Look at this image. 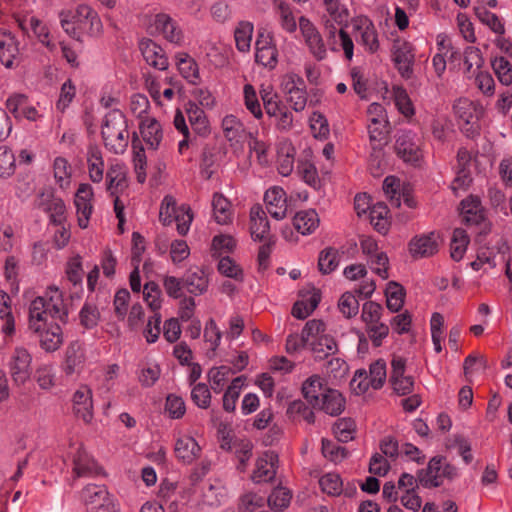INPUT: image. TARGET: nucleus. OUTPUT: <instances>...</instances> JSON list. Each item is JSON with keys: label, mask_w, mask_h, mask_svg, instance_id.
<instances>
[{"label": "nucleus", "mask_w": 512, "mask_h": 512, "mask_svg": "<svg viewBox=\"0 0 512 512\" xmlns=\"http://www.w3.org/2000/svg\"><path fill=\"white\" fill-rule=\"evenodd\" d=\"M185 110L193 131L199 136H208L210 134V127L205 112L191 100L187 102Z\"/></svg>", "instance_id": "obj_18"}, {"label": "nucleus", "mask_w": 512, "mask_h": 512, "mask_svg": "<svg viewBox=\"0 0 512 512\" xmlns=\"http://www.w3.org/2000/svg\"><path fill=\"white\" fill-rule=\"evenodd\" d=\"M291 498L292 494L288 489L277 487L269 495L267 503L273 511L282 512L289 506Z\"/></svg>", "instance_id": "obj_38"}, {"label": "nucleus", "mask_w": 512, "mask_h": 512, "mask_svg": "<svg viewBox=\"0 0 512 512\" xmlns=\"http://www.w3.org/2000/svg\"><path fill=\"white\" fill-rule=\"evenodd\" d=\"M333 432L338 441L346 443L354 439L356 423L350 417L340 418L334 423Z\"/></svg>", "instance_id": "obj_35"}, {"label": "nucleus", "mask_w": 512, "mask_h": 512, "mask_svg": "<svg viewBox=\"0 0 512 512\" xmlns=\"http://www.w3.org/2000/svg\"><path fill=\"white\" fill-rule=\"evenodd\" d=\"M491 65L501 84L506 86L512 84V65L505 57H496Z\"/></svg>", "instance_id": "obj_43"}, {"label": "nucleus", "mask_w": 512, "mask_h": 512, "mask_svg": "<svg viewBox=\"0 0 512 512\" xmlns=\"http://www.w3.org/2000/svg\"><path fill=\"white\" fill-rule=\"evenodd\" d=\"M155 27L169 42L179 44L182 41V30L178 26L177 22L168 14H157L155 16Z\"/></svg>", "instance_id": "obj_16"}, {"label": "nucleus", "mask_w": 512, "mask_h": 512, "mask_svg": "<svg viewBox=\"0 0 512 512\" xmlns=\"http://www.w3.org/2000/svg\"><path fill=\"white\" fill-rule=\"evenodd\" d=\"M74 414L85 423H90L93 418L92 391L87 386H81L73 395Z\"/></svg>", "instance_id": "obj_12"}, {"label": "nucleus", "mask_w": 512, "mask_h": 512, "mask_svg": "<svg viewBox=\"0 0 512 512\" xmlns=\"http://www.w3.org/2000/svg\"><path fill=\"white\" fill-rule=\"evenodd\" d=\"M437 236L434 232L415 236L409 242V252L414 258H425L433 256L438 252Z\"/></svg>", "instance_id": "obj_10"}, {"label": "nucleus", "mask_w": 512, "mask_h": 512, "mask_svg": "<svg viewBox=\"0 0 512 512\" xmlns=\"http://www.w3.org/2000/svg\"><path fill=\"white\" fill-rule=\"evenodd\" d=\"M370 383L373 389H381L386 380V363L383 359H378L370 365Z\"/></svg>", "instance_id": "obj_53"}, {"label": "nucleus", "mask_w": 512, "mask_h": 512, "mask_svg": "<svg viewBox=\"0 0 512 512\" xmlns=\"http://www.w3.org/2000/svg\"><path fill=\"white\" fill-rule=\"evenodd\" d=\"M237 446L235 455L238 459L237 470L245 472L247 463L252 456L253 444L249 440H240L239 443H234Z\"/></svg>", "instance_id": "obj_56"}, {"label": "nucleus", "mask_w": 512, "mask_h": 512, "mask_svg": "<svg viewBox=\"0 0 512 512\" xmlns=\"http://www.w3.org/2000/svg\"><path fill=\"white\" fill-rule=\"evenodd\" d=\"M16 159L11 151L6 146L0 147V177L9 178L12 176L16 169Z\"/></svg>", "instance_id": "obj_48"}, {"label": "nucleus", "mask_w": 512, "mask_h": 512, "mask_svg": "<svg viewBox=\"0 0 512 512\" xmlns=\"http://www.w3.org/2000/svg\"><path fill=\"white\" fill-rule=\"evenodd\" d=\"M254 26L251 22L241 21L234 31L236 48L240 52H248L251 47V40Z\"/></svg>", "instance_id": "obj_34"}, {"label": "nucleus", "mask_w": 512, "mask_h": 512, "mask_svg": "<svg viewBox=\"0 0 512 512\" xmlns=\"http://www.w3.org/2000/svg\"><path fill=\"white\" fill-rule=\"evenodd\" d=\"M346 400L343 395L335 389H326L321 398L318 408L330 416H338L345 409Z\"/></svg>", "instance_id": "obj_22"}, {"label": "nucleus", "mask_w": 512, "mask_h": 512, "mask_svg": "<svg viewBox=\"0 0 512 512\" xmlns=\"http://www.w3.org/2000/svg\"><path fill=\"white\" fill-rule=\"evenodd\" d=\"M450 126L451 122L446 117H437L432 119L430 130L433 138L440 143H445Z\"/></svg>", "instance_id": "obj_60"}, {"label": "nucleus", "mask_w": 512, "mask_h": 512, "mask_svg": "<svg viewBox=\"0 0 512 512\" xmlns=\"http://www.w3.org/2000/svg\"><path fill=\"white\" fill-rule=\"evenodd\" d=\"M174 451L178 460L191 464L199 457L201 448L193 437L185 436L177 439Z\"/></svg>", "instance_id": "obj_23"}, {"label": "nucleus", "mask_w": 512, "mask_h": 512, "mask_svg": "<svg viewBox=\"0 0 512 512\" xmlns=\"http://www.w3.org/2000/svg\"><path fill=\"white\" fill-rule=\"evenodd\" d=\"M70 16L75 20L81 32L91 37L101 35L103 31L102 21L98 13L89 5L80 4Z\"/></svg>", "instance_id": "obj_5"}, {"label": "nucleus", "mask_w": 512, "mask_h": 512, "mask_svg": "<svg viewBox=\"0 0 512 512\" xmlns=\"http://www.w3.org/2000/svg\"><path fill=\"white\" fill-rule=\"evenodd\" d=\"M388 120H380L379 118H371L368 125V133L371 143L378 142V144L385 139L389 133Z\"/></svg>", "instance_id": "obj_50"}, {"label": "nucleus", "mask_w": 512, "mask_h": 512, "mask_svg": "<svg viewBox=\"0 0 512 512\" xmlns=\"http://www.w3.org/2000/svg\"><path fill=\"white\" fill-rule=\"evenodd\" d=\"M419 484L427 489L440 487L443 479L453 481L458 477V469L446 461V457L436 455L432 457L426 468L417 471Z\"/></svg>", "instance_id": "obj_2"}, {"label": "nucleus", "mask_w": 512, "mask_h": 512, "mask_svg": "<svg viewBox=\"0 0 512 512\" xmlns=\"http://www.w3.org/2000/svg\"><path fill=\"white\" fill-rule=\"evenodd\" d=\"M222 128L228 141L236 143L242 141L245 128L236 116L226 115L222 120Z\"/></svg>", "instance_id": "obj_33"}, {"label": "nucleus", "mask_w": 512, "mask_h": 512, "mask_svg": "<svg viewBox=\"0 0 512 512\" xmlns=\"http://www.w3.org/2000/svg\"><path fill=\"white\" fill-rule=\"evenodd\" d=\"M139 49L146 63L155 69L166 70L168 58L161 46L150 38H143L139 42Z\"/></svg>", "instance_id": "obj_9"}, {"label": "nucleus", "mask_w": 512, "mask_h": 512, "mask_svg": "<svg viewBox=\"0 0 512 512\" xmlns=\"http://www.w3.org/2000/svg\"><path fill=\"white\" fill-rule=\"evenodd\" d=\"M310 128L315 138L326 139L329 135L328 121L320 112H313L310 117Z\"/></svg>", "instance_id": "obj_59"}, {"label": "nucleus", "mask_w": 512, "mask_h": 512, "mask_svg": "<svg viewBox=\"0 0 512 512\" xmlns=\"http://www.w3.org/2000/svg\"><path fill=\"white\" fill-rule=\"evenodd\" d=\"M144 299L152 311H158L161 308L159 285L154 281H149L144 285Z\"/></svg>", "instance_id": "obj_55"}, {"label": "nucleus", "mask_w": 512, "mask_h": 512, "mask_svg": "<svg viewBox=\"0 0 512 512\" xmlns=\"http://www.w3.org/2000/svg\"><path fill=\"white\" fill-rule=\"evenodd\" d=\"M383 310L381 304L374 301H366L362 305L361 319L366 326L373 323H380Z\"/></svg>", "instance_id": "obj_49"}, {"label": "nucleus", "mask_w": 512, "mask_h": 512, "mask_svg": "<svg viewBox=\"0 0 512 512\" xmlns=\"http://www.w3.org/2000/svg\"><path fill=\"white\" fill-rule=\"evenodd\" d=\"M191 399L197 407L207 409L211 403V392L208 386L205 383L196 384L192 388Z\"/></svg>", "instance_id": "obj_58"}, {"label": "nucleus", "mask_w": 512, "mask_h": 512, "mask_svg": "<svg viewBox=\"0 0 512 512\" xmlns=\"http://www.w3.org/2000/svg\"><path fill=\"white\" fill-rule=\"evenodd\" d=\"M255 62L269 70L276 67L278 63V50L276 46L255 52Z\"/></svg>", "instance_id": "obj_64"}, {"label": "nucleus", "mask_w": 512, "mask_h": 512, "mask_svg": "<svg viewBox=\"0 0 512 512\" xmlns=\"http://www.w3.org/2000/svg\"><path fill=\"white\" fill-rule=\"evenodd\" d=\"M165 411L171 419H181L186 412L185 402L182 397L169 394L165 401Z\"/></svg>", "instance_id": "obj_51"}, {"label": "nucleus", "mask_w": 512, "mask_h": 512, "mask_svg": "<svg viewBox=\"0 0 512 512\" xmlns=\"http://www.w3.org/2000/svg\"><path fill=\"white\" fill-rule=\"evenodd\" d=\"M315 354L316 360H324L329 355H333L338 351L337 343L331 335L322 333L316 339L308 344Z\"/></svg>", "instance_id": "obj_25"}, {"label": "nucleus", "mask_w": 512, "mask_h": 512, "mask_svg": "<svg viewBox=\"0 0 512 512\" xmlns=\"http://www.w3.org/2000/svg\"><path fill=\"white\" fill-rule=\"evenodd\" d=\"M279 456L275 451H265L256 461L252 480L256 483L272 481L276 476Z\"/></svg>", "instance_id": "obj_8"}, {"label": "nucleus", "mask_w": 512, "mask_h": 512, "mask_svg": "<svg viewBox=\"0 0 512 512\" xmlns=\"http://www.w3.org/2000/svg\"><path fill=\"white\" fill-rule=\"evenodd\" d=\"M326 389L328 388L323 386L321 377L312 375L303 382L301 391L304 399L312 408L317 409Z\"/></svg>", "instance_id": "obj_20"}, {"label": "nucleus", "mask_w": 512, "mask_h": 512, "mask_svg": "<svg viewBox=\"0 0 512 512\" xmlns=\"http://www.w3.org/2000/svg\"><path fill=\"white\" fill-rule=\"evenodd\" d=\"M395 105L399 112L406 117L414 115V107L405 88L402 86L393 87Z\"/></svg>", "instance_id": "obj_45"}, {"label": "nucleus", "mask_w": 512, "mask_h": 512, "mask_svg": "<svg viewBox=\"0 0 512 512\" xmlns=\"http://www.w3.org/2000/svg\"><path fill=\"white\" fill-rule=\"evenodd\" d=\"M474 12L477 18L485 25H487L493 32L503 35L505 33L504 24L499 17L490 12L484 6L474 7Z\"/></svg>", "instance_id": "obj_36"}, {"label": "nucleus", "mask_w": 512, "mask_h": 512, "mask_svg": "<svg viewBox=\"0 0 512 512\" xmlns=\"http://www.w3.org/2000/svg\"><path fill=\"white\" fill-rule=\"evenodd\" d=\"M180 208L177 207L176 200L171 195H166L160 206L159 219L164 226L170 225L176 214L180 212Z\"/></svg>", "instance_id": "obj_46"}, {"label": "nucleus", "mask_w": 512, "mask_h": 512, "mask_svg": "<svg viewBox=\"0 0 512 512\" xmlns=\"http://www.w3.org/2000/svg\"><path fill=\"white\" fill-rule=\"evenodd\" d=\"M414 54L408 43L395 47L393 51V61L396 69L402 78L408 80L413 76Z\"/></svg>", "instance_id": "obj_14"}, {"label": "nucleus", "mask_w": 512, "mask_h": 512, "mask_svg": "<svg viewBox=\"0 0 512 512\" xmlns=\"http://www.w3.org/2000/svg\"><path fill=\"white\" fill-rule=\"evenodd\" d=\"M140 132L143 140L150 148L156 150L159 147L163 138V132L160 123L155 118L149 119L147 124L142 122Z\"/></svg>", "instance_id": "obj_30"}, {"label": "nucleus", "mask_w": 512, "mask_h": 512, "mask_svg": "<svg viewBox=\"0 0 512 512\" xmlns=\"http://www.w3.org/2000/svg\"><path fill=\"white\" fill-rule=\"evenodd\" d=\"M66 275L68 280L74 285L82 284L83 279V269H82V259L79 255L71 258L67 262L66 266Z\"/></svg>", "instance_id": "obj_61"}, {"label": "nucleus", "mask_w": 512, "mask_h": 512, "mask_svg": "<svg viewBox=\"0 0 512 512\" xmlns=\"http://www.w3.org/2000/svg\"><path fill=\"white\" fill-rule=\"evenodd\" d=\"M184 287L186 290L195 296L202 295L208 288V277L205 272L198 268L188 269L182 276Z\"/></svg>", "instance_id": "obj_15"}, {"label": "nucleus", "mask_w": 512, "mask_h": 512, "mask_svg": "<svg viewBox=\"0 0 512 512\" xmlns=\"http://www.w3.org/2000/svg\"><path fill=\"white\" fill-rule=\"evenodd\" d=\"M47 300L36 297L29 307V329L38 333L43 326H47Z\"/></svg>", "instance_id": "obj_21"}, {"label": "nucleus", "mask_w": 512, "mask_h": 512, "mask_svg": "<svg viewBox=\"0 0 512 512\" xmlns=\"http://www.w3.org/2000/svg\"><path fill=\"white\" fill-rule=\"evenodd\" d=\"M462 210V220L466 225H484L481 233L487 234L490 232L491 225L490 223H486L484 210L481 206V202L477 198H467L462 200L461 202Z\"/></svg>", "instance_id": "obj_7"}, {"label": "nucleus", "mask_w": 512, "mask_h": 512, "mask_svg": "<svg viewBox=\"0 0 512 512\" xmlns=\"http://www.w3.org/2000/svg\"><path fill=\"white\" fill-rule=\"evenodd\" d=\"M218 271L226 277L233 278L237 281H243V270L229 256L222 257L219 260Z\"/></svg>", "instance_id": "obj_52"}, {"label": "nucleus", "mask_w": 512, "mask_h": 512, "mask_svg": "<svg viewBox=\"0 0 512 512\" xmlns=\"http://www.w3.org/2000/svg\"><path fill=\"white\" fill-rule=\"evenodd\" d=\"M456 118L461 121L460 130L469 139L480 135L479 114L477 106L467 98L458 99L453 105Z\"/></svg>", "instance_id": "obj_3"}, {"label": "nucleus", "mask_w": 512, "mask_h": 512, "mask_svg": "<svg viewBox=\"0 0 512 512\" xmlns=\"http://www.w3.org/2000/svg\"><path fill=\"white\" fill-rule=\"evenodd\" d=\"M274 4L280 16L281 27L289 33L295 32L297 24L290 5L284 0H275Z\"/></svg>", "instance_id": "obj_40"}, {"label": "nucleus", "mask_w": 512, "mask_h": 512, "mask_svg": "<svg viewBox=\"0 0 512 512\" xmlns=\"http://www.w3.org/2000/svg\"><path fill=\"white\" fill-rule=\"evenodd\" d=\"M229 374H235V371L225 365L220 367H213L209 370L208 376L211 388L215 393H220L223 390L224 384Z\"/></svg>", "instance_id": "obj_41"}, {"label": "nucleus", "mask_w": 512, "mask_h": 512, "mask_svg": "<svg viewBox=\"0 0 512 512\" xmlns=\"http://www.w3.org/2000/svg\"><path fill=\"white\" fill-rule=\"evenodd\" d=\"M320 487L324 493L331 496L340 495L342 489V479L340 475L335 473H328L323 475L319 480Z\"/></svg>", "instance_id": "obj_47"}, {"label": "nucleus", "mask_w": 512, "mask_h": 512, "mask_svg": "<svg viewBox=\"0 0 512 512\" xmlns=\"http://www.w3.org/2000/svg\"><path fill=\"white\" fill-rule=\"evenodd\" d=\"M127 121L119 109L109 111L103 120L101 136L104 145L115 154L123 153L128 146Z\"/></svg>", "instance_id": "obj_1"}, {"label": "nucleus", "mask_w": 512, "mask_h": 512, "mask_svg": "<svg viewBox=\"0 0 512 512\" xmlns=\"http://www.w3.org/2000/svg\"><path fill=\"white\" fill-rule=\"evenodd\" d=\"M366 332L372 341L373 346L377 348L382 345L383 340L388 336L389 327L383 322L373 323L366 326Z\"/></svg>", "instance_id": "obj_62"}, {"label": "nucleus", "mask_w": 512, "mask_h": 512, "mask_svg": "<svg viewBox=\"0 0 512 512\" xmlns=\"http://www.w3.org/2000/svg\"><path fill=\"white\" fill-rule=\"evenodd\" d=\"M85 349L79 341L71 342L65 351L63 370L66 375L80 373L85 364Z\"/></svg>", "instance_id": "obj_11"}, {"label": "nucleus", "mask_w": 512, "mask_h": 512, "mask_svg": "<svg viewBox=\"0 0 512 512\" xmlns=\"http://www.w3.org/2000/svg\"><path fill=\"white\" fill-rule=\"evenodd\" d=\"M42 349L47 352L56 351L63 342L62 329L59 324L51 323L49 326H43L37 333Z\"/></svg>", "instance_id": "obj_19"}, {"label": "nucleus", "mask_w": 512, "mask_h": 512, "mask_svg": "<svg viewBox=\"0 0 512 512\" xmlns=\"http://www.w3.org/2000/svg\"><path fill=\"white\" fill-rule=\"evenodd\" d=\"M212 207L215 215V220L219 224H226L230 219V202L220 193L213 195Z\"/></svg>", "instance_id": "obj_42"}, {"label": "nucleus", "mask_w": 512, "mask_h": 512, "mask_svg": "<svg viewBox=\"0 0 512 512\" xmlns=\"http://www.w3.org/2000/svg\"><path fill=\"white\" fill-rule=\"evenodd\" d=\"M264 201L269 214L273 218L281 220L286 217V193L281 187L274 186L268 189L265 192Z\"/></svg>", "instance_id": "obj_13"}, {"label": "nucleus", "mask_w": 512, "mask_h": 512, "mask_svg": "<svg viewBox=\"0 0 512 512\" xmlns=\"http://www.w3.org/2000/svg\"><path fill=\"white\" fill-rule=\"evenodd\" d=\"M340 253L333 247H327L319 253L318 269L323 275L332 273L339 265Z\"/></svg>", "instance_id": "obj_32"}, {"label": "nucleus", "mask_w": 512, "mask_h": 512, "mask_svg": "<svg viewBox=\"0 0 512 512\" xmlns=\"http://www.w3.org/2000/svg\"><path fill=\"white\" fill-rule=\"evenodd\" d=\"M8 40H0V61L6 68L14 67V60L19 54V42L12 33Z\"/></svg>", "instance_id": "obj_31"}, {"label": "nucleus", "mask_w": 512, "mask_h": 512, "mask_svg": "<svg viewBox=\"0 0 512 512\" xmlns=\"http://www.w3.org/2000/svg\"><path fill=\"white\" fill-rule=\"evenodd\" d=\"M180 74L190 84L197 85L200 82L199 67L197 62L187 53H179L176 56Z\"/></svg>", "instance_id": "obj_27"}, {"label": "nucleus", "mask_w": 512, "mask_h": 512, "mask_svg": "<svg viewBox=\"0 0 512 512\" xmlns=\"http://www.w3.org/2000/svg\"><path fill=\"white\" fill-rule=\"evenodd\" d=\"M243 91L246 108L256 119H261L263 117V112L258 101L255 88L251 84H246L244 85Z\"/></svg>", "instance_id": "obj_57"}, {"label": "nucleus", "mask_w": 512, "mask_h": 512, "mask_svg": "<svg viewBox=\"0 0 512 512\" xmlns=\"http://www.w3.org/2000/svg\"><path fill=\"white\" fill-rule=\"evenodd\" d=\"M80 324L85 329H93L98 325L100 312L96 305L85 302L79 312Z\"/></svg>", "instance_id": "obj_44"}, {"label": "nucleus", "mask_w": 512, "mask_h": 512, "mask_svg": "<svg viewBox=\"0 0 512 512\" xmlns=\"http://www.w3.org/2000/svg\"><path fill=\"white\" fill-rule=\"evenodd\" d=\"M32 357L27 349L16 347L9 362L11 377L16 385L24 384L31 376Z\"/></svg>", "instance_id": "obj_6"}, {"label": "nucleus", "mask_w": 512, "mask_h": 512, "mask_svg": "<svg viewBox=\"0 0 512 512\" xmlns=\"http://www.w3.org/2000/svg\"><path fill=\"white\" fill-rule=\"evenodd\" d=\"M47 315L52 319H59L62 323H67L68 311L64 308L63 300L59 295L56 300L53 297L47 301Z\"/></svg>", "instance_id": "obj_63"}, {"label": "nucleus", "mask_w": 512, "mask_h": 512, "mask_svg": "<svg viewBox=\"0 0 512 512\" xmlns=\"http://www.w3.org/2000/svg\"><path fill=\"white\" fill-rule=\"evenodd\" d=\"M81 499L86 505L106 503L113 499L105 485L88 484L81 491Z\"/></svg>", "instance_id": "obj_29"}, {"label": "nucleus", "mask_w": 512, "mask_h": 512, "mask_svg": "<svg viewBox=\"0 0 512 512\" xmlns=\"http://www.w3.org/2000/svg\"><path fill=\"white\" fill-rule=\"evenodd\" d=\"M468 243L469 237L463 229L457 228L453 231L450 244V255L454 261L458 262L463 258Z\"/></svg>", "instance_id": "obj_37"}, {"label": "nucleus", "mask_w": 512, "mask_h": 512, "mask_svg": "<svg viewBox=\"0 0 512 512\" xmlns=\"http://www.w3.org/2000/svg\"><path fill=\"white\" fill-rule=\"evenodd\" d=\"M338 307L346 318H352L359 312V301L351 292H345L339 299Z\"/></svg>", "instance_id": "obj_54"}, {"label": "nucleus", "mask_w": 512, "mask_h": 512, "mask_svg": "<svg viewBox=\"0 0 512 512\" xmlns=\"http://www.w3.org/2000/svg\"><path fill=\"white\" fill-rule=\"evenodd\" d=\"M293 226L302 235H309L319 226V216L314 209L299 211L293 218Z\"/></svg>", "instance_id": "obj_26"}, {"label": "nucleus", "mask_w": 512, "mask_h": 512, "mask_svg": "<svg viewBox=\"0 0 512 512\" xmlns=\"http://www.w3.org/2000/svg\"><path fill=\"white\" fill-rule=\"evenodd\" d=\"M304 87V81L301 77H290L284 86L285 91L289 95L288 101L296 112L304 110L306 106L307 97Z\"/></svg>", "instance_id": "obj_17"}, {"label": "nucleus", "mask_w": 512, "mask_h": 512, "mask_svg": "<svg viewBox=\"0 0 512 512\" xmlns=\"http://www.w3.org/2000/svg\"><path fill=\"white\" fill-rule=\"evenodd\" d=\"M394 148L400 159L413 166H418L423 158L420 139L412 130L399 131Z\"/></svg>", "instance_id": "obj_4"}, {"label": "nucleus", "mask_w": 512, "mask_h": 512, "mask_svg": "<svg viewBox=\"0 0 512 512\" xmlns=\"http://www.w3.org/2000/svg\"><path fill=\"white\" fill-rule=\"evenodd\" d=\"M73 472L77 477L104 475L103 468L87 453L81 451L74 458Z\"/></svg>", "instance_id": "obj_24"}, {"label": "nucleus", "mask_w": 512, "mask_h": 512, "mask_svg": "<svg viewBox=\"0 0 512 512\" xmlns=\"http://www.w3.org/2000/svg\"><path fill=\"white\" fill-rule=\"evenodd\" d=\"M386 306L393 312H399L403 305L406 296L405 288L396 281H389L385 290Z\"/></svg>", "instance_id": "obj_28"}, {"label": "nucleus", "mask_w": 512, "mask_h": 512, "mask_svg": "<svg viewBox=\"0 0 512 512\" xmlns=\"http://www.w3.org/2000/svg\"><path fill=\"white\" fill-rule=\"evenodd\" d=\"M321 444L323 456L332 462H341L349 456V451L345 447L334 443L332 440L323 438Z\"/></svg>", "instance_id": "obj_39"}]
</instances>
